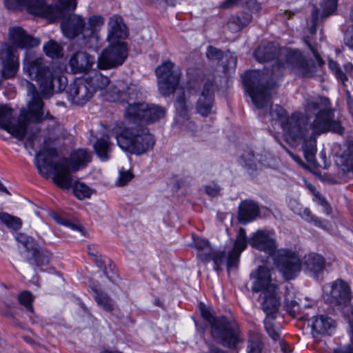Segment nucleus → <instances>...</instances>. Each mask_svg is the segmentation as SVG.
Here are the masks:
<instances>
[{"instance_id": "nucleus-1", "label": "nucleus", "mask_w": 353, "mask_h": 353, "mask_svg": "<svg viewBox=\"0 0 353 353\" xmlns=\"http://www.w3.org/2000/svg\"><path fill=\"white\" fill-rule=\"evenodd\" d=\"M265 117L268 118L274 130L281 128L287 141H303L305 159L312 162L316 147V137L332 132L342 134L344 128L334 119V111L328 99L319 96L305 99L304 113L295 112L290 116L279 105H272Z\"/></svg>"}, {"instance_id": "nucleus-2", "label": "nucleus", "mask_w": 353, "mask_h": 353, "mask_svg": "<svg viewBox=\"0 0 353 353\" xmlns=\"http://www.w3.org/2000/svg\"><path fill=\"white\" fill-rule=\"evenodd\" d=\"M60 131L58 125L48 129L43 148L35 155V165L43 176L48 177L52 174L53 182L61 188L68 190L72 185V172L85 168L91 161V153L85 149H79L72 152L69 159L57 160V150L50 144L58 138Z\"/></svg>"}, {"instance_id": "nucleus-3", "label": "nucleus", "mask_w": 353, "mask_h": 353, "mask_svg": "<svg viewBox=\"0 0 353 353\" xmlns=\"http://www.w3.org/2000/svg\"><path fill=\"white\" fill-rule=\"evenodd\" d=\"M285 57V63L277 62L270 71L268 69L265 72L250 70L242 75L243 86L258 108L265 107L270 99L271 87L268 83V79L273 81L279 78L286 68L303 77H310L314 72L312 61L305 59L301 52L296 50H287Z\"/></svg>"}, {"instance_id": "nucleus-4", "label": "nucleus", "mask_w": 353, "mask_h": 353, "mask_svg": "<svg viewBox=\"0 0 353 353\" xmlns=\"http://www.w3.org/2000/svg\"><path fill=\"white\" fill-rule=\"evenodd\" d=\"M20 85L31 96L27 108L21 110L19 117L16 120L10 107L0 104V128L6 130L19 141L26 139L33 147L40 130L38 124L46 118L43 103L32 83L23 79L20 80Z\"/></svg>"}, {"instance_id": "nucleus-5", "label": "nucleus", "mask_w": 353, "mask_h": 353, "mask_svg": "<svg viewBox=\"0 0 353 353\" xmlns=\"http://www.w3.org/2000/svg\"><path fill=\"white\" fill-rule=\"evenodd\" d=\"M110 81L98 71L85 74L82 78L77 79L70 83L66 90L68 101L77 105L86 103L97 90H101L105 100L111 102L119 101L123 94H132L133 86L130 85L124 90L126 85L123 81H119L117 85H109Z\"/></svg>"}, {"instance_id": "nucleus-6", "label": "nucleus", "mask_w": 353, "mask_h": 353, "mask_svg": "<svg viewBox=\"0 0 353 353\" xmlns=\"http://www.w3.org/2000/svg\"><path fill=\"white\" fill-rule=\"evenodd\" d=\"M250 279L253 291L263 294L262 307L266 314L264 320L266 332L272 339H279L281 327L274 323L280 305V299L276 293L278 284L272 278L270 270L265 266H260L253 271L250 274Z\"/></svg>"}, {"instance_id": "nucleus-7", "label": "nucleus", "mask_w": 353, "mask_h": 353, "mask_svg": "<svg viewBox=\"0 0 353 353\" xmlns=\"http://www.w3.org/2000/svg\"><path fill=\"white\" fill-rule=\"evenodd\" d=\"M250 245L273 257L274 263L285 279H294L300 272L301 263L296 252L288 249L276 250V236L273 231L259 230L249 239Z\"/></svg>"}, {"instance_id": "nucleus-8", "label": "nucleus", "mask_w": 353, "mask_h": 353, "mask_svg": "<svg viewBox=\"0 0 353 353\" xmlns=\"http://www.w3.org/2000/svg\"><path fill=\"white\" fill-rule=\"evenodd\" d=\"M23 71L39 85L41 94L43 98L51 97L54 92H61L65 88L66 79L54 68L46 66L43 58L36 57L26 52L23 60Z\"/></svg>"}, {"instance_id": "nucleus-9", "label": "nucleus", "mask_w": 353, "mask_h": 353, "mask_svg": "<svg viewBox=\"0 0 353 353\" xmlns=\"http://www.w3.org/2000/svg\"><path fill=\"white\" fill-rule=\"evenodd\" d=\"M192 239L194 246L198 250L197 256L199 259L204 262L212 260L214 262L216 271L221 270L223 265H226L228 271L236 268L238 265L241 252L247 248L248 245L246 232L243 228L239 229L233 248L227 254L214 251L209 242L204 239L197 236H193Z\"/></svg>"}, {"instance_id": "nucleus-10", "label": "nucleus", "mask_w": 353, "mask_h": 353, "mask_svg": "<svg viewBox=\"0 0 353 353\" xmlns=\"http://www.w3.org/2000/svg\"><path fill=\"white\" fill-rule=\"evenodd\" d=\"M109 46L103 50L97 60L99 69L106 70L123 64L128 56L127 48L121 39L126 38L127 28L121 17L114 15L108 22Z\"/></svg>"}, {"instance_id": "nucleus-11", "label": "nucleus", "mask_w": 353, "mask_h": 353, "mask_svg": "<svg viewBox=\"0 0 353 353\" xmlns=\"http://www.w3.org/2000/svg\"><path fill=\"white\" fill-rule=\"evenodd\" d=\"M3 3L9 10H25L50 22L63 18L77 6V0H57L54 4H48L46 0H4Z\"/></svg>"}, {"instance_id": "nucleus-12", "label": "nucleus", "mask_w": 353, "mask_h": 353, "mask_svg": "<svg viewBox=\"0 0 353 353\" xmlns=\"http://www.w3.org/2000/svg\"><path fill=\"white\" fill-rule=\"evenodd\" d=\"M112 136L117 140L119 147L125 152L141 155L152 150L155 140L148 128H128L122 121L117 122L112 129Z\"/></svg>"}, {"instance_id": "nucleus-13", "label": "nucleus", "mask_w": 353, "mask_h": 353, "mask_svg": "<svg viewBox=\"0 0 353 353\" xmlns=\"http://www.w3.org/2000/svg\"><path fill=\"white\" fill-rule=\"evenodd\" d=\"M103 19L101 16L90 17L87 23L80 15L72 14L61 23V30L63 35L69 39H73L81 35L85 45L90 47L97 42L98 32L103 25Z\"/></svg>"}, {"instance_id": "nucleus-14", "label": "nucleus", "mask_w": 353, "mask_h": 353, "mask_svg": "<svg viewBox=\"0 0 353 353\" xmlns=\"http://www.w3.org/2000/svg\"><path fill=\"white\" fill-rule=\"evenodd\" d=\"M199 308L202 317L210 325L211 335L219 343L234 348L241 341L239 332L234 324L224 316H214L212 309L201 303Z\"/></svg>"}, {"instance_id": "nucleus-15", "label": "nucleus", "mask_w": 353, "mask_h": 353, "mask_svg": "<svg viewBox=\"0 0 353 353\" xmlns=\"http://www.w3.org/2000/svg\"><path fill=\"white\" fill-rule=\"evenodd\" d=\"M165 112L164 108L157 104L134 102L128 103L125 110L124 118L128 123L150 124L163 119Z\"/></svg>"}, {"instance_id": "nucleus-16", "label": "nucleus", "mask_w": 353, "mask_h": 353, "mask_svg": "<svg viewBox=\"0 0 353 353\" xmlns=\"http://www.w3.org/2000/svg\"><path fill=\"white\" fill-rule=\"evenodd\" d=\"M159 92L163 96L172 94L179 84L181 71L170 61L163 62L156 69Z\"/></svg>"}, {"instance_id": "nucleus-17", "label": "nucleus", "mask_w": 353, "mask_h": 353, "mask_svg": "<svg viewBox=\"0 0 353 353\" xmlns=\"http://www.w3.org/2000/svg\"><path fill=\"white\" fill-rule=\"evenodd\" d=\"M0 61L2 70L0 71V88L4 80L14 77L19 68V55L8 43L0 46Z\"/></svg>"}, {"instance_id": "nucleus-18", "label": "nucleus", "mask_w": 353, "mask_h": 353, "mask_svg": "<svg viewBox=\"0 0 353 353\" xmlns=\"http://www.w3.org/2000/svg\"><path fill=\"white\" fill-rule=\"evenodd\" d=\"M324 300L334 305H346L350 301V290L345 281L336 280L323 287Z\"/></svg>"}, {"instance_id": "nucleus-19", "label": "nucleus", "mask_w": 353, "mask_h": 353, "mask_svg": "<svg viewBox=\"0 0 353 353\" xmlns=\"http://www.w3.org/2000/svg\"><path fill=\"white\" fill-rule=\"evenodd\" d=\"M8 41L13 46H10L8 43H7L17 52L18 55V52L15 48H34L40 43V40L38 38L30 36L20 26L10 27L8 29Z\"/></svg>"}, {"instance_id": "nucleus-20", "label": "nucleus", "mask_w": 353, "mask_h": 353, "mask_svg": "<svg viewBox=\"0 0 353 353\" xmlns=\"http://www.w3.org/2000/svg\"><path fill=\"white\" fill-rule=\"evenodd\" d=\"M176 116V123L185 132L194 135L196 132L197 127L195 123L190 119L189 110L191 108L190 103L183 96L179 97L175 103Z\"/></svg>"}, {"instance_id": "nucleus-21", "label": "nucleus", "mask_w": 353, "mask_h": 353, "mask_svg": "<svg viewBox=\"0 0 353 353\" xmlns=\"http://www.w3.org/2000/svg\"><path fill=\"white\" fill-rule=\"evenodd\" d=\"M214 84L212 81L205 83L203 90L196 103V111L203 117H208L214 112Z\"/></svg>"}, {"instance_id": "nucleus-22", "label": "nucleus", "mask_w": 353, "mask_h": 353, "mask_svg": "<svg viewBox=\"0 0 353 353\" xmlns=\"http://www.w3.org/2000/svg\"><path fill=\"white\" fill-rule=\"evenodd\" d=\"M94 62L95 59L93 56L84 51H78L70 57L68 65L71 72L78 74L87 72Z\"/></svg>"}, {"instance_id": "nucleus-23", "label": "nucleus", "mask_w": 353, "mask_h": 353, "mask_svg": "<svg viewBox=\"0 0 353 353\" xmlns=\"http://www.w3.org/2000/svg\"><path fill=\"white\" fill-rule=\"evenodd\" d=\"M314 336L331 334L335 328L334 320L325 314L314 316L308 321Z\"/></svg>"}, {"instance_id": "nucleus-24", "label": "nucleus", "mask_w": 353, "mask_h": 353, "mask_svg": "<svg viewBox=\"0 0 353 353\" xmlns=\"http://www.w3.org/2000/svg\"><path fill=\"white\" fill-rule=\"evenodd\" d=\"M298 257L299 256H298ZM299 261H301V259H299ZM300 269L303 265L305 271L311 274L314 277H317L318 274L321 272L324 268L325 259L320 254L310 253L305 255L303 261H300Z\"/></svg>"}, {"instance_id": "nucleus-25", "label": "nucleus", "mask_w": 353, "mask_h": 353, "mask_svg": "<svg viewBox=\"0 0 353 353\" xmlns=\"http://www.w3.org/2000/svg\"><path fill=\"white\" fill-rule=\"evenodd\" d=\"M337 0H324L321 5V10L314 9L312 13V26L310 28L312 34H314L316 30V23L319 17H327L335 12L337 8Z\"/></svg>"}, {"instance_id": "nucleus-26", "label": "nucleus", "mask_w": 353, "mask_h": 353, "mask_svg": "<svg viewBox=\"0 0 353 353\" xmlns=\"http://www.w3.org/2000/svg\"><path fill=\"white\" fill-rule=\"evenodd\" d=\"M279 53V49L272 43L265 41L261 43L254 52L255 59L261 63L272 59Z\"/></svg>"}, {"instance_id": "nucleus-27", "label": "nucleus", "mask_w": 353, "mask_h": 353, "mask_svg": "<svg viewBox=\"0 0 353 353\" xmlns=\"http://www.w3.org/2000/svg\"><path fill=\"white\" fill-rule=\"evenodd\" d=\"M259 206L253 201H245L239 205V219L242 223L252 221L259 215Z\"/></svg>"}, {"instance_id": "nucleus-28", "label": "nucleus", "mask_w": 353, "mask_h": 353, "mask_svg": "<svg viewBox=\"0 0 353 353\" xmlns=\"http://www.w3.org/2000/svg\"><path fill=\"white\" fill-rule=\"evenodd\" d=\"M110 137L99 139L94 145L97 155L102 161L109 159V154L112 150V145L109 142Z\"/></svg>"}, {"instance_id": "nucleus-29", "label": "nucleus", "mask_w": 353, "mask_h": 353, "mask_svg": "<svg viewBox=\"0 0 353 353\" xmlns=\"http://www.w3.org/2000/svg\"><path fill=\"white\" fill-rule=\"evenodd\" d=\"M312 301L308 300L307 297H305L303 299H299V302L296 300L290 301L288 298L285 299V306L289 313L295 316L299 313L301 309L309 308L313 305Z\"/></svg>"}, {"instance_id": "nucleus-30", "label": "nucleus", "mask_w": 353, "mask_h": 353, "mask_svg": "<svg viewBox=\"0 0 353 353\" xmlns=\"http://www.w3.org/2000/svg\"><path fill=\"white\" fill-rule=\"evenodd\" d=\"M252 21V17L250 14H243L241 16H233L230 19L228 26L232 32H238L247 26Z\"/></svg>"}, {"instance_id": "nucleus-31", "label": "nucleus", "mask_w": 353, "mask_h": 353, "mask_svg": "<svg viewBox=\"0 0 353 353\" xmlns=\"http://www.w3.org/2000/svg\"><path fill=\"white\" fill-rule=\"evenodd\" d=\"M43 50L46 55L52 59L60 58L63 54L62 46L52 39L43 45Z\"/></svg>"}, {"instance_id": "nucleus-32", "label": "nucleus", "mask_w": 353, "mask_h": 353, "mask_svg": "<svg viewBox=\"0 0 353 353\" xmlns=\"http://www.w3.org/2000/svg\"><path fill=\"white\" fill-rule=\"evenodd\" d=\"M93 290L94 291V298L98 305L105 312H112L114 310V303L112 299L103 292L94 288Z\"/></svg>"}, {"instance_id": "nucleus-33", "label": "nucleus", "mask_w": 353, "mask_h": 353, "mask_svg": "<svg viewBox=\"0 0 353 353\" xmlns=\"http://www.w3.org/2000/svg\"><path fill=\"white\" fill-rule=\"evenodd\" d=\"M262 348L261 335L258 332L250 334L247 346V353H261Z\"/></svg>"}, {"instance_id": "nucleus-34", "label": "nucleus", "mask_w": 353, "mask_h": 353, "mask_svg": "<svg viewBox=\"0 0 353 353\" xmlns=\"http://www.w3.org/2000/svg\"><path fill=\"white\" fill-rule=\"evenodd\" d=\"M336 162L344 167V171L353 172V145L344 151Z\"/></svg>"}, {"instance_id": "nucleus-35", "label": "nucleus", "mask_w": 353, "mask_h": 353, "mask_svg": "<svg viewBox=\"0 0 353 353\" xmlns=\"http://www.w3.org/2000/svg\"><path fill=\"white\" fill-rule=\"evenodd\" d=\"M294 212L299 214L303 219L307 221H313L314 224L324 230H328V223L325 220L319 219L318 217H314L312 215L311 212L307 209H293Z\"/></svg>"}, {"instance_id": "nucleus-36", "label": "nucleus", "mask_w": 353, "mask_h": 353, "mask_svg": "<svg viewBox=\"0 0 353 353\" xmlns=\"http://www.w3.org/2000/svg\"><path fill=\"white\" fill-rule=\"evenodd\" d=\"M0 221L7 228L13 230H17L21 228L22 221L17 216H14L7 212H0Z\"/></svg>"}, {"instance_id": "nucleus-37", "label": "nucleus", "mask_w": 353, "mask_h": 353, "mask_svg": "<svg viewBox=\"0 0 353 353\" xmlns=\"http://www.w3.org/2000/svg\"><path fill=\"white\" fill-rule=\"evenodd\" d=\"M37 265H46L49 263L51 253L46 250L38 248V245L31 252Z\"/></svg>"}, {"instance_id": "nucleus-38", "label": "nucleus", "mask_w": 353, "mask_h": 353, "mask_svg": "<svg viewBox=\"0 0 353 353\" xmlns=\"http://www.w3.org/2000/svg\"><path fill=\"white\" fill-rule=\"evenodd\" d=\"M74 195L79 199L90 198L92 194V190L83 183H75L73 187Z\"/></svg>"}, {"instance_id": "nucleus-39", "label": "nucleus", "mask_w": 353, "mask_h": 353, "mask_svg": "<svg viewBox=\"0 0 353 353\" xmlns=\"http://www.w3.org/2000/svg\"><path fill=\"white\" fill-rule=\"evenodd\" d=\"M308 188L313 193V201L322 207V210L325 214H329L331 212V208L322 196V195L319 192H317L315 188L312 185H309Z\"/></svg>"}, {"instance_id": "nucleus-40", "label": "nucleus", "mask_w": 353, "mask_h": 353, "mask_svg": "<svg viewBox=\"0 0 353 353\" xmlns=\"http://www.w3.org/2000/svg\"><path fill=\"white\" fill-rule=\"evenodd\" d=\"M237 59L234 53L228 51L221 57V64L223 65V70L233 69L236 67Z\"/></svg>"}, {"instance_id": "nucleus-41", "label": "nucleus", "mask_w": 353, "mask_h": 353, "mask_svg": "<svg viewBox=\"0 0 353 353\" xmlns=\"http://www.w3.org/2000/svg\"><path fill=\"white\" fill-rule=\"evenodd\" d=\"M16 239L28 252H31L37 246L34 239L25 234H17Z\"/></svg>"}, {"instance_id": "nucleus-42", "label": "nucleus", "mask_w": 353, "mask_h": 353, "mask_svg": "<svg viewBox=\"0 0 353 353\" xmlns=\"http://www.w3.org/2000/svg\"><path fill=\"white\" fill-rule=\"evenodd\" d=\"M52 217L54 220L59 224L64 225L71 229L72 230L80 232L83 235H84L83 230L80 224L77 223H72L68 219L61 218L57 214H53Z\"/></svg>"}, {"instance_id": "nucleus-43", "label": "nucleus", "mask_w": 353, "mask_h": 353, "mask_svg": "<svg viewBox=\"0 0 353 353\" xmlns=\"http://www.w3.org/2000/svg\"><path fill=\"white\" fill-rule=\"evenodd\" d=\"M18 301L21 305H23L28 311L32 312V302L33 296L28 291L21 292L18 295Z\"/></svg>"}, {"instance_id": "nucleus-44", "label": "nucleus", "mask_w": 353, "mask_h": 353, "mask_svg": "<svg viewBox=\"0 0 353 353\" xmlns=\"http://www.w3.org/2000/svg\"><path fill=\"white\" fill-rule=\"evenodd\" d=\"M243 163H241L244 167L248 168V170H256L258 168V165L255 161V157L252 152H248L241 157Z\"/></svg>"}, {"instance_id": "nucleus-45", "label": "nucleus", "mask_w": 353, "mask_h": 353, "mask_svg": "<svg viewBox=\"0 0 353 353\" xmlns=\"http://www.w3.org/2000/svg\"><path fill=\"white\" fill-rule=\"evenodd\" d=\"M328 65L330 68L334 72L335 76L338 79L341 81L343 83L346 81L347 78L345 74L341 70L338 63L336 61L330 60L328 62Z\"/></svg>"}, {"instance_id": "nucleus-46", "label": "nucleus", "mask_w": 353, "mask_h": 353, "mask_svg": "<svg viewBox=\"0 0 353 353\" xmlns=\"http://www.w3.org/2000/svg\"><path fill=\"white\" fill-rule=\"evenodd\" d=\"M223 55L222 52L214 47L208 46L207 48L206 56L208 59L219 60V62L220 63Z\"/></svg>"}, {"instance_id": "nucleus-47", "label": "nucleus", "mask_w": 353, "mask_h": 353, "mask_svg": "<svg viewBox=\"0 0 353 353\" xmlns=\"http://www.w3.org/2000/svg\"><path fill=\"white\" fill-rule=\"evenodd\" d=\"M132 179V174L129 171H120L116 182L117 186L125 185Z\"/></svg>"}, {"instance_id": "nucleus-48", "label": "nucleus", "mask_w": 353, "mask_h": 353, "mask_svg": "<svg viewBox=\"0 0 353 353\" xmlns=\"http://www.w3.org/2000/svg\"><path fill=\"white\" fill-rule=\"evenodd\" d=\"M92 261L95 263V264L99 268H101L103 272H104L105 274L108 275V272L106 271V269H105V263L107 262H110V260L107 258H102V256L101 255H98L97 256V260L96 259H92Z\"/></svg>"}, {"instance_id": "nucleus-49", "label": "nucleus", "mask_w": 353, "mask_h": 353, "mask_svg": "<svg viewBox=\"0 0 353 353\" xmlns=\"http://www.w3.org/2000/svg\"><path fill=\"white\" fill-rule=\"evenodd\" d=\"M205 192L211 196H216L220 192V188L216 184H210L205 186Z\"/></svg>"}, {"instance_id": "nucleus-50", "label": "nucleus", "mask_w": 353, "mask_h": 353, "mask_svg": "<svg viewBox=\"0 0 353 353\" xmlns=\"http://www.w3.org/2000/svg\"><path fill=\"white\" fill-rule=\"evenodd\" d=\"M305 41L307 43V45L309 47V48L312 52V53L314 54V57H315L318 64L320 66L323 65V63H324V61L322 59V58L320 57V55L318 54L317 50L314 47L312 46V45L310 44V43L309 42V41L307 39H305Z\"/></svg>"}, {"instance_id": "nucleus-51", "label": "nucleus", "mask_w": 353, "mask_h": 353, "mask_svg": "<svg viewBox=\"0 0 353 353\" xmlns=\"http://www.w3.org/2000/svg\"><path fill=\"white\" fill-rule=\"evenodd\" d=\"M150 3H156L160 0H147ZM165 5L171 7L176 6L181 0H162Z\"/></svg>"}, {"instance_id": "nucleus-52", "label": "nucleus", "mask_w": 353, "mask_h": 353, "mask_svg": "<svg viewBox=\"0 0 353 353\" xmlns=\"http://www.w3.org/2000/svg\"><path fill=\"white\" fill-rule=\"evenodd\" d=\"M288 153L289 154V155L292 157V159L297 163L299 164V165H301V167H303V168L305 169H308V167L306 164H305L302 160L301 159V158L299 157H298L297 155L292 153L290 151H288Z\"/></svg>"}, {"instance_id": "nucleus-53", "label": "nucleus", "mask_w": 353, "mask_h": 353, "mask_svg": "<svg viewBox=\"0 0 353 353\" xmlns=\"http://www.w3.org/2000/svg\"><path fill=\"white\" fill-rule=\"evenodd\" d=\"M242 0H225L222 3V7L225 8H229L232 6L239 4Z\"/></svg>"}, {"instance_id": "nucleus-54", "label": "nucleus", "mask_w": 353, "mask_h": 353, "mask_svg": "<svg viewBox=\"0 0 353 353\" xmlns=\"http://www.w3.org/2000/svg\"><path fill=\"white\" fill-rule=\"evenodd\" d=\"M280 347L283 353H293L292 347L284 341L280 342Z\"/></svg>"}, {"instance_id": "nucleus-55", "label": "nucleus", "mask_w": 353, "mask_h": 353, "mask_svg": "<svg viewBox=\"0 0 353 353\" xmlns=\"http://www.w3.org/2000/svg\"><path fill=\"white\" fill-rule=\"evenodd\" d=\"M88 254L90 256L91 259L97 260V256L99 255L98 252L97 250H95L94 248L92 246H89L88 248Z\"/></svg>"}, {"instance_id": "nucleus-56", "label": "nucleus", "mask_w": 353, "mask_h": 353, "mask_svg": "<svg viewBox=\"0 0 353 353\" xmlns=\"http://www.w3.org/2000/svg\"><path fill=\"white\" fill-rule=\"evenodd\" d=\"M250 5L256 4L254 8L252 9L253 11L259 12L261 10V6L258 3H256L255 0H250Z\"/></svg>"}, {"instance_id": "nucleus-57", "label": "nucleus", "mask_w": 353, "mask_h": 353, "mask_svg": "<svg viewBox=\"0 0 353 353\" xmlns=\"http://www.w3.org/2000/svg\"><path fill=\"white\" fill-rule=\"evenodd\" d=\"M347 103H348L349 108L351 110H353V99L350 96L347 97Z\"/></svg>"}, {"instance_id": "nucleus-58", "label": "nucleus", "mask_w": 353, "mask_h": 353, "mask_svg": "<svg viewBox=\"0 0 353 353\" xmlns=\"http://www.w3.org/2000/svg\"><path fill=\"white\" fill-rule=\"evenodd\" d=\"M0 191L3 192H6V194H9L10 192L8 191L6 188L0 182Z\"/></svg>"}, {"instance_id": "nucleus-59", "label": "nucleus", "mask_w": 353, "mask_h": 353, "mask_svg": "<svg viewBox=\"0 0 353 353\" xmlns=\"http://www.w3.org/2000/svg\"><path fill=\"white\" fill-rule=\"evenodd\" d=\"M321 157L322 158V159L324 161V168H327L328 166H329V163H327L326 161H325V157L324 154H323L322 153H321Z\"/></svg>"}, {"instance_id": "nucleus-60", "label": "nucleus", "mask_w": 353, "mask_h": 353, "mask_svg": "<svg viewBox=\"0 0 353 353\" xmlns=\"http://www.w3.org/2000/svg\"><path fill=\"white\" fill-rule=\"evenodd\" d=\"M258 163L260 164L261 166L262 165H264V166L269 165V163H267L265 162V161H263L262 159H258Z\"/></svg>"}, {"instance_id": "nucleus-61", "label": "nucleus", "mask_w": 353, "mask_h": 353, "mask_svg": "<svg viewBox=\"0 0 353 353\" xmlns=\"http://www.w3.org/2000/svg\"><path fill=\"white\" fill-rule=\"evenodd\" d=\"M347 67H348V69H350V70H352L353 69V65L351 64V63H349Z\"/></svg>"}]
</instances>
